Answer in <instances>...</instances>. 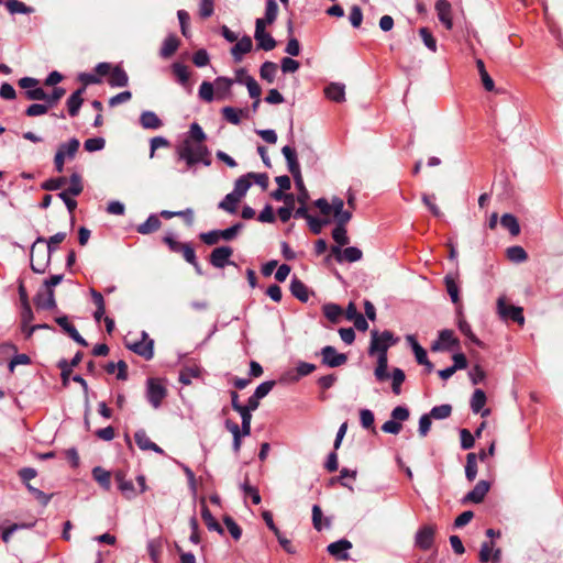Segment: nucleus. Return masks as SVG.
Instances as JSON below:
<instances>
[{
    "mask_svg": "<svg viewBox=\"0 0 563 563\" xmlns=\"http://www.w3.org/2000/svg\"><path fill=\"white\" fill-rule=\"evenodd\" d=\"M79 146L80 142L76 137H71L67 142L60 143L58 145L54 156V167L57 173H62L64 170L66 161H71L75 158Z\"/></svg>",
    "mask_w": 563,
    "mask_h": 563,
    "instance_id": "5",
    "label": "nucleus"
},
{
    "mask_svg": "<svg viewBox=\"0 0 563 563\" xmlns=\"http://www.w3.org/2000/svg\"><path fill=\"white\" fill-rule=\"evenodd\" d=\"M388 367V357L384 355H378L377 357V366L374 371V375L377 380L384 382L387 378H389V375L387 373Z\"/></svg>",
    "mask_w": 563,
    "mask_h": 563,
    "instance_id": "50",
    "label": "nucleus"
},
{
    "mask_svg": "<svg viewBox=\"0 0 563 563\" xmlns=\"http://www.w3.org/2000/svg\"><path fill=\"white\" fill-rule=\"evenodd\" d=\"M66 238L65 232H57L49 239L38 236L31 246L30 262L31 268L36 274H43L51 263L52 253L56 250V245L62 243Z\"/></svg>",
    "mask_w": 563,
    "mask_h": 563,
    "instance_id": "1",
    "label": "nucleus"
},
{
    "mask_svg": "<svg viewBox=\"0 0 563 563\" xmlns=\"http://www.w3.org/2000/svg\"><path fill=\"white\" fill-rule=\"evenodd\" d=\"M49 109L51 108L45 101H43V103H32L26 108L25 115L31 118L44 115Z\"/></svg>",
    "mask_w": 563,
    "mask_h": 563,
    "instance_id": "61",
    "label": "nucleus"
},
{
    "mask_svg": "<svg viewBox=\"0 0 563 563\" xmlns=\"http://www.w3.org/2000/svg\"><path fill=\"white\" fill-rule=\"evenodd\" d=\"M451 413H452V406L449 404L434 406L429 412L431 418L437 419V420L446 419L451 416Z\"/></svg>",
    "mask_w": 563,
    "mask_h": 563,
    "instance_id": "57",
    "label": "nucleus"
},
{
    "mask_svg": "<svg viewBox=\"0 0 563 563\" xmlns=\"http://www.w3.org/2000/svg\"><path fill=\"white\" fill-rule=\"evenodd\" d=\"M410 416L409 409L406 406H397L391 410L390 420L383 423L382 430L386 433L398 434L401 429V422L408 420Z\"/></svg>",
    "mask_w": 563,
    "mask_h": 563,
    "instance_id": "6",
    "label": "nucleus"
},
{
    "mask_svg": "<svg viewBox=\"0 0 563 563\" xmlns=\"http://www.w3.org/2000/svg\"><path fill=\"white\" fill-rule=\"evenodd\" d=\"M134 440H135L136 445L142 451L151 450L158 454L165 453L161 446H158L156 443L151 441V439L147 437L145 430H143V429H140L134 433Z\"/></svg>",
    "mask_w": 563,
    "mask_h": 563,
    "instance_id": "21",
    "label": "nucleus"
},
{
    "mask_svg": "<svg viewBox=\"0 0 563 563\" xmlns=\"http://www.w3.org/2000/svg\"><path fill=\"white\" fill-rule=\"evenodd\" d=\"M459 346V340L454 336L452 330L445 329L439 332L438 340L432 343V351H452Z\"/></svg>",
    "mask_w": 563,
    "mask_h": 563,
    "instance_id": "13",
    "label": "nucleus"
},
{
    "mask_svg": "<svg viewBox=\"0 0 563 563\" xmlns=\"http://www.w3.org/2000/svg\"><path fill=\"white\" fill-rule=\"evenodd\" d=\"M162 227V222L157 214L152 213L148 216L146 221L136 227V231L140 234L146 235L156 232Z\"/></svg>",
    "mask_w": 563,
    "mask_h": 563,
    "instance_id": "30",
    "label": "nucleus"
},
{
    "mask_svg": "<svg viewBox=\"0 0 563 563\" xmlns=\"http://www.w3.org/2000/svg\"><path fill=\"white\" fill-rule=\"evenodd\" d=\"M322 364L329 367H339L347 362V356L344 353H339L335 347L327 345L321 349Z\"/></svg>",
    "mask_w": 563,
    "mask_h": 563,
    "instance_id": "12",
    "label": "nucleus"
},
{
    "mask_svg": "<svg viewBox=\"0 0 563 563\" xmlns=\"http://www.w3.org/2000/svg\"><path fill=\"white\" fill-rule=\"evenodd\" d=\"M325 318L335 323L342 316V308L336 303H325L322 308Z\"/></svg>",
    "mask_w": 563,
    "mask_h": 563,
    "instance_id": "52",
    "label": "nucleus"
},
{
    "mask_svg": "<svg viewBox=\"0 0 563 563\" xmlns=\"http://www.w3.org/2000/svg\"><path fill=\"white\" fill-rule=\"evenodd\" d=\"M30 494L43 506H47L51 501L52 495L45 494L41 489L32 486L30 483L25 484Z\"/></svg>",
    "mask_w": 563,
    "mask_h": 563,
    "instance_id": "62",
    "label": "nucleus"
},
{
    "mask_svg": "<svg viewBox=\"0 0 563 563\" xmlns=\"http://www.w3.org/2000/svg\"><path fill=\"white\" fill-rule=\"evenodd\" d=\"M126 347L135 354L150 361L154 356V341L145 331L141 332V339L134 342H126Z\"/></svg>",
    "mask_w": 563,
    "mask_h": 563,
    "instance_id": "8",
    "label": "nucleus"
},
{
    "mask_svg": "<svg viewBox=\"0 0 563 563\" xmlns=\"http://www.w3.org/2000/svg\"><path fill=\"white\" fill-rule=\"evenodd\" d=\"M129 77L123 68L115 66L111 69L108 84L111 87H125L128 85Z\"/></svg>",
    "mask_w": 563,
    "mask_h": 563,
    "instance_id": "32",
    "label": "nucleus"
},
{
    "mask_svg": "<svg viewBox=\"0 0 563 563\" xmlns=\"http://www.w3.org/2000/svg\"><path fill=\"white\" fill-rule=\"evenodd\" d=\"M235 45L231 48V54L235 62H241L242 56L251 52L253 43L250 36L245 35L242 38L235 41Z\"/></svg>",
    "mask_w": 563,
    "mask_h": 563,
    "instance_id": "26",
    "label": "nucleus"
},
{
    "mask_svg": "<svg viewBox=\"0 0 563 563\" xmlns=\"http://www.w3.org/2000/svg\"><path fill=\"white\" fill-rule=\"evenodd\" d=\"M179 40L175 35H168L161 47L159 55L163 58L170 57L178 48Z\"/></svg>",
    "mask_w": 563,
    "mask_h": 563,
    "instance_id": "36",
    "label": "nucleus"
},
{
    "mask_svg": "<svg viewBox=\"0 0 563 563\" xmlns=\"http://www.w3.org/2000/svg\"><path fill=\"white\" fill-rule=\"evenodd\" d=\"M85 86L74 91L66 101L67 110L70 117H76L84 103L82 95L85 92Z\"/></svg>",
    "mask_w": 563,
    "mask_h": 563,
    "instance_id": "25",
    "label": "nucleus"
},
{
    "mask_svg": "<svg viewBox=\"0 0 563 563\" xmlns=\"http://www.w3.org/2000/svg\"><path fill=\"white\" fill-rule=\"evenodd\" d=\"M140 123L142 128L146 130H157L163 125V121L158 118V115L150 110L143 111L141 113Z\"/></svg>",
    "mask_w": 563,
    "mask_h": 563,
    "instance_id": "29",
    "label": "nucleus"
},
{
    "mask_svg": "<svg viewBox=\"0 0 563 563\" xmlns=\"http://www.w3.org/2000/svg\"><path fill=\"white\" fill-rule=\"evenodd\" d=\"M497 309L499 316L505 320H512L519 324L525 323L523 310L521 307L507 306L504 298L497 301Z\"/></svg>",
    "mask_w": 563,
    "mask_h": 563,
    "instance_id": "11",
    "label": "nucleus"
},
{
    "mask_svg": "<svg viewBox=\"0 0 563 563\" xmlns=\"http://www.w3.org/2000/svg\"><path fill=\"white\" fill-rule=\"evenodd\" d=\"M115 481L118 483V488L123 494V496L128 499H132L136 496V492L132 481L125 478L124 472L115 473Z\"/></svg>",
    "mask_w": 563,
    "mask_h": 563,
    "instance_id": "27",
    "label": "nucleus"
},
{
    "mask_svg": "<svg viewBox=\"0 0 563 563\" xmlns=\"http://www.w3.org/2000/svg\"><path fill=\"white\" fill-rule=\"evenodd\" d=\"M242 198L238 195L230 192L220 202L219 209H222L231 214H234L238 209V205Z\"/></svg>",
    "mask_w": 563,
    "mask_h": 563,
    "instance_id": "38",
    "label": "nucleus"
},
{
    "mask_svg": "<svg viewBox=\"0 0 563 563\" xmlns=\"http://www.w3.org/2000/svg\"><path fill=\"white\" fill-rule=\"evenodd\" d=\"M233 254V250L230 246L216 247L210 254V263L216 268H223L231 264L230 257Z\"/></svg>",
    "mask_w": 563,
    "mask_h": 563,
    "instance_id": "17",
    "label": "nucleus"
},
{
    "mask_svg": "<svg viewBox=\"0 0 563 563\" xmlns=\"http://www.w3.org/2000/svg\"><path fill=\"white\" fill-rule=\"evenodd\" d=\"M106 145L103 137H91L85 141L84 147L87 152L101 151Z\"/></svg>",
    "mask_w": 563,
    "mask_h": 563,
    "instance_id": "64",
    "label": "nucleus"
},
{
    "mask_svg": "<svg viewBox=\"0 0 563 563\" xmlns=\"http://www.w3.org/2000/svg\"><path fill=\"white\" fill-rule=\"evenodd\" d=\"M199 375H200L199 367H197V366L184 367L179 372L178 380L183 385H190L191 384V379L195 378V377H198Z\"/></svg>",
    "mask_w": 563,
    "mask_h": 563,
    "instance_id": "53",
    "label": "nucleus"
},
{
    "mask_svg": "<svg viewBox=\"0 0 563 563\" xmlns=\"http://www.w3.org/2000/svg\"><path fill=\"white\" fill-rule=\"evenodd\" d=\"M177 161L184 162L186 170H191L196 165H211V152L206 144L183 140L175 150Z\"/></svg>",
    "mask_w": 563,
    "mask_h": 563,
    "instance_id": "2",
    "label": "nucleus"
},
{
    "mask_svg": "<svg viewBox=\"0 0 563 563\" xmlns=\"http://www.w3.org/2000/svg\"><path fill=\"white\" fill-rule=\"evenodd\" d=\"M95 481L106 490L111 487V474L101 466H96L92 470Z\"/></svg>",
    "mask_w": 563,
    "mask_h": 563,
    "instance_id": "40",
    "label": "nucleus"
},
{
    "mask_svg": "<svg viewBox=\"0 0 563 563\" xmlns=\"http://www.w3.org/2000/svg\"><path fill=\"white\" fill-rule=\"evenodd\" d=\"M251 185V177L249 176L247 173L235 180L234 189L232 192L243 198L246 195L247 190L250 189Z\"/></svg>",
    "mask_w": 563,
    "mask_h": 563,
    "instance_id": "48",
    "label": "nucleus"
},
{
    "mask_svg": "<svg viewBox=\"0 0 563 563\" xmlns=\"http://www.w3.org/2000/svg\"><path fill=\"white\" fill-rule=\"evenodd\" d=\"M282 153L287 162V167L289 173L292 175L295 185H301V170L300 165L297 158V153L295 148L289 145H285L282 148Z\"/></svg>",
    "mask_w": 563,
    "mask_h": 563,
    "instance_id": "10",
    "label": "nucleus"
},
{
    "mask_svg": "<svg viewBox=\"0 0 563 563\" xmlns=\"http://www.w3.org/2000/svg\"><path fill=\"white\" fill-rule=\"evenodd\" d=\"M265 25L261 20L255 21L254 38L257 43V48L266 52L276 47L275 38L265 31Z\"/></svg>",
    "mask_w": 563,
    "mask_h": 563,
    "instance_id": "9",
    "label": "nucleus"
},
{
    "mask_svg": "<svg viewBox=\"0 0 563 563\" xmlns=\"http://www.w3.org/2000/svg\"><path fill=\"white\" fill-rule=\"evenodd\" d=\"M489 483L487 481H479L474 488L468 492L462 499L464 504L473 503L479 504L484 500L486 494L489 490Z\"/></svg>",
    "mask_w": 563,
    "mask_h": 563,
    "instance_id": "18",
    "label": "nucleus"
},
{
    "mask_svg": "<svg viewBox=\"0 0 563 563\" xmlns=\"http://www.w3.org/2000/svg\"><path fill=\"white\" fill-rule=\"evenodd\" d=\"M476 66L481 76L482 84L487 91H493L495 89V84L493 78L489 76L485 68V64L482 59L476 60Z\"/></svg>",
    "mask_w": 563,
    "mask_h": 563,
    "instance_id": "47",
    "label": "nucleus"
},
{
    "mask_svg": "<svg viewBox=\"0 0 563 563\" xmlns=\"http://www.w3.org/2000/svg\"><path fill=\"white\" fill-rule=\"evenodd\" d=\"M444 284H445L446 291H448L452 302L459 303L460 302V288H459L456 278L453 275L448 274L444 277Z\"/></svg>",
    "mask_w": 563,
    "mask_h": 563,
    "instance_id": "39",
    "label": "nucleus"
},
{
    "mask_svg": "<svg viewBox=\"0 0 563 563\" xmlns=\"http://www.w3.org/2000/svg\"><path fill=\"white\" fill-rule=\"evenodd\" d=\"M18 85L24 89V97L26 100L36 101V98L30 97V92H34L37 90H43L42 87H40V81L36 78L33 77H22L19 79Z\"/></svg>",
    "mask_w": 563,
    "mask_h": 563,
    "instance_id": "31",
    "label": "nucleus"
},
{
    "mask_svg": "<svg viewBox=\"0 0 563 563\" xmlns=\"http://www.w3.org/2000/svg\"><path fill=\"white\" fill-rule=\"evenodd\" d=\"M184 140L205 144L207 135L202 128L197 122H194L190 124L189 131Z\"/></svg>",
    "mask_w": 563,
    "mask_h": 563,
    "instance_id": "44",
    "label": "nucleus"
},
{
    "mask_svg": "<svg viewBox=\"0 0 563 563\" xmlns=\"http://www.w3.org/2000/svg\"><path fill=\"white\" fill-rule=\"evenodd\" d=\"M290 292L295 298H297L301 302H307L309 300L308 287L297 277H294L291 279Z\"/></svg>",
    "mask_w": 563,
    "mask_h": 563,
    "instance_id": "33",
    "label": "nucleus"
},
{
    "mask_svg": "<svg viewBox=\"0 0 563 563\" xmlns=\"http://www.w3.org/2000/svg\"><path fill=\"white\" fill-rule=\"evenodd\" d=\"M419 34L421 36V40L426 47L430 49L431 52H437V40L433 37L432 33L429 31L428 27H421L419 30Z\"/></svg>",
    "mask_w": 563,
    "mask_h": 563,
    "instance_id": "63",
    "label": "nucleus"
},
{
    "mask_svg": "<svg viewBox=\"0 0 563 563\" xmlns=\"http://www.w3.org/2000/svg\"><path fill=\"white\" fill-rule=\"evenodd\" d=\"M435 11L440 22L445 26L446 30H451L453 26L451 16V4L448 0H438L435 2Z\"/></svg>",
    "mask_w": 563,
    "mask_h": 563,
    "instance_id": "23",
    "label": "nucleus"
},
{
    "mask_svg": "<svg viewBox=\"0 0 563 563\" xmlns=\"http://www.w3.org/2000/svg\"><path fill=\"white\" fill-rule=\"evenodd\" d=\"M201 517L210 531H217L220 534H223V528L213 517L209 508L203 504L201 507Z\"/></svg>",
    "mask_w": 563,
    "mask_h": 563,
    "instance_id": "35",
    "label": "nucleus"
},
{
    "mask_svg": "<svg viewBox=\"0 0 563 563\" xmlns=\"http://www.w3.org/2000/svg\"><path fill=\"white\" fill-rule=\"evenodd\" d=\"M435 529L432 526H423L421 527L415 537L416 545L423 550L428 551L431 549L434 540Z\"/></svg>",
    "mask_w": 563,
    "mask_h": 563,
    "instance_id": "16",
    "label": "nucleus"
},
{
    "mask_svg": "<svg viewBox=\"0 0 563 563\" xmlns=\"http://www.w3.org/2000/svg\"><path fill=\"white\" fill-rule=\"evenodd\" d=\"M34 303L38 309L43 310H52L56 308L54 290L45 288V291H38L34 298Z\"/></svg>",
    "mask_w": 563,
    "mask_h": 563,
    "instance_id": "22",
    "label": "nucleus"
},
{
    "mask_svg": "<svg viewBox=\"0 0 563 563\" xmlns=\"http://www.w3.org/2000/svg\"><path fill=\"white\" fill-rule=\"evenodd\" d=\"M405 373L400 368H394L391 373V388L395 395H399L401 391V385L405 382Z\"/></svg>",
    "mask_w": 563,
    "mask_h": 563,
    "instance_id": "59",
    "label": "nucleus"
},
{
    "mask_svg": "<svg viewBox=\"0 0 563 563\" xmlns=\"http://www.w3.org/2000/svg\"><path fill=\"white\" fill-rule=\"evenodd\" d=\"M346 224L336 223L335 228L332 230V238L338 244L336 246H343L349 243V238L345 229Z\"/></svg>",
    "mask_w": 563,
    "mask_h": 563,
    "instance_id": "56",
    "label": "nucleus"
},
{
    "mask_svg": "<svg viewBox=\"0 0 563 563\" xmlns=\"http://www.w3.org/2000/svg\"><path fill=\"white\" fill-rule=\"evenodd\" d=\"M507 257L514 263H522L528 254L522 246L515 245L507 249Z\"/></svg>",
    "mask_w": 563,
    "mask_h": 563,
    "instance_id": "55",
    "label": "nucleus"
},
{
    "mask_svg": "<svg viewBox=\"0 0 563 563\" xmlns=\"http://www.w3.org/2000/svg\"><path fill=\"white\" fill-rule=\"evenodd\" d=\"M277 74V65L273 62H264L260 68V76L268 84H273Z\"/></svg>",
    "mask_w": 563,
    "mask_h": 563,
    "instance_id": "45",
    "label": "nucleus"
},
{
    "mask_svg": "<svg viewBox=\"0 0 563 563\" xmlns=\"http://www.w3.org/2000/svg\"><path fill=\"white\" fill-rule=\"evenodd\" d=\"M224 426H225V429L231 432V434L233 435V442H232V449L234 451V453H239L240 450H241V445H242V435H240V427L238 423L231 421V420H227L224 422Z\"/></svg>",
    "mask_w": 563,
    "mask_h": 563,
    "instance_id": "41",
    "label": "nucleus"
},
{
    "mask_svg": "<svg viewBox=\"0 0 563 563\" xmlns=\"http://www.w3.org/2000/svg\"><path fill=\"white\" fill-rule=\"evenodd\" d=\"M242 113H243V111H242V110H240V109H235V108H233V107H224V108L222 109L223 118H224L228 122H230V123H232V124H235V125L240 124V122H241V114H242Z\"/></svg>",
    "mask_w": 563,
    "mask_h": 563,
    "instance_id": "60",
    "label": "nucleus"
},
{
    "mask_svg": "<svg viewBox=\"0 0 563 563\" xmlns=\"http://www.w3.org/2000/svg\"><path fill=\"white\" fill-rule=\"evenodd\" d=\"M501 225L509 231L512 236L520 233V225L517 218L511 213H505L500 219Z\"/></svg>",
    "mask_w": 563,
    "mask_h": 563,
    "instance_id": "43",
    "label": "nucleus"
},
{
    "mask_svg": "<svg viewBox=\"0 0 563 563\" xmlns=\"http://www.w3.org/2000/svg\"><path fill=\"white\" fill-rule=\"evenodd\" d=\"M325 97L334 102L345 100V87L343 84L332 82L324 89Z\"/></svg>",
    "mask_w": 563,
    "mask_h": 563,
    "instance_id": "34",
    "label": "nucleus"
},
{
    "mask_svg": "<svg viewBox=\"0 0 563 563\" xmlns=\"http://www.w3.org/2000/svg\"><path fill=\"white\" fill-rule=\"evenodd\" d=\"M314 206L323 216H329L333 212L335 223L347 224L352 219V211L344 210V201L340 197L333 196L331 201L325 198H319L314 201Z\"/></svg>",
    "mask_w": 563,
    "mask_h": 563,
    "instance_id": "3",
    "label": "nucleus"
},
{
    "mask_svg": "<svg viewBox=\"0 0 563 563\" xmlns=\"http://www.w3.org/2000/svg\"><path fill=\"white\" fill-rule=\"evenodd\" d=\"M166 396L167 389L159 379L148 378L146 380V399L154 409H158L162 406Z\"/></svg>",
    "mask_w": 563,
    "mask_h": 563,
    "instance_id": "7",
    "label": "nucleus"
},
{
    "mask_svg": "<svg viewBox=\"0 0 563 563\" xmlns=\"http://www.w3.org/2000/svg\"><path fill=\"white\" fill-rule=\"evenodd\" d=\"M477 475L476 454L468 453L466 456L465 476L470 482H473Z\"/></svg>",
    "mask_w": 563,
    "mask_h": 563,
    "instance_id": "54",
    "label": "nucleus"
},
{
    "mask_svg": "<svg viewBox=\"0 0 563 563\" xmlns=\"http://www.w3.org/2000/svg\"><path fill=\"white\" fill-rule=\"evenodd\" d=\"M172 70L174 75L177 78V81L184 86L187 87L189 82V71L188 67L181 63H174L172 65Z\"/></svg>",
    "mask_w": 563,
    "mask_h": 563,
    "instance_id": "46",
    "label": "nucleus"
},
{
    "mask_svg": "<svg viewBox=\"0 0 563 563\" xmlns=\"http://www.w3.org/2000/svg\"><path fill=\"white\" fill-rule=\"evenodd\" d=\"M398 338H395L394 334L385 330L383 332H378L377 330H373L371 332V343L368 347V354L373 355H384L387 356V351L390 346L398 343Z\"/></svg>",
    "mask_w": 563,
    "mask_h": 563,
    "instance_id": "4",
    "label": "nucleus"
},
{
    "mask_svg": "<svg viewBox=\"0 0 563 563\" xmlns=\"http://www.w3.org/2000/svg\"><path fill=\"white\" fill-rule=\"evenodd\" d=\"M331 253L334 255L338 263H354L360 261L363 256L362 251L356 246H347L344 250H341L340 246H332Z\"/></svg>",
    "mask_w": 563,
    "mask_h": 563,
    "instance_id": "14",
    "label": "nucleus"
},
{
    "mask_svg": "<svg viewBox=\"0 0 563 563\" xmlns=\"http://www.w3.org/2000/svg\"><path fill=\"white\" fill-rule=\"evenodd\" d=\"M274 386H275L274 380H266V382L261 383L256 387L254 394L252 396H250L247 399V405H250V408L257 409L260 406V400L262 398L266 397L269 394V391L273 389Z\"/></svg>",
    "mask_w": 563,
    "mask_h": 563,
    "instance_id": "19",
    "label": "nucleus"
},
{
    "mask_svg": "<svg viewBox=\"0 0 563 563\" xmlns=\"http://www.w3.org/2000/svg\"><path fill=\"white\" fill-rule=\"evenodd\" d=\"M486 394L482 389H475L473 396L471 398V409L474 413L482 412V416L485 417L489 415V409H484L486 404Z\"/></svg>",
    "mask_w": 563,
    "mask_h": 563,
    "instance_id": "28",
    "label": "nucleus"
},
{
    "mask_svg": "<svg viewBox=\"0 0 563 563\" xmlns=\"http://www.w3.org/2000/svg\"><path fill=\"white\" fill-rule=\"evenodd\" d=\"M5 7L11 14H16V13L30 14V13L34 12V9L32 7H27L25 3H23L19 0H8L5 2Z\"/></svg>",
    "mask_w": 563,
    "mask_h": 563,
    "instance_id": "49",
    "label": "nucleus"
},
{
    "mask_svg": "<svg viewBox=\"0 0 563 563\" xmlns=\"http://www.w3.org/2000/svg\"><path fill=\"white\" fill-rule=\"evenodd\" d=\"M277 14H278V4H277L276 0H266L265 16L260 18L258 20H261L265 26L271 25L276 21Z\"/></svg>",
    "mask_w": 563,
    "mask_h": 563,
    "instance_id": "37",
    "label": "nucleus"
},
{
    "mask_svg": "<svg viewBox=\"0 0 563 563\" xmlns=\"http://www.w3.org/2000/svg\"><path fill=\"white\" fill-rule=\"evenodd\" d=\"M66 90L63 87H54L51 93H47L44 89L30 92V97L36 98V101H45L48 107L54 108L60 99L65 96Z\"/></svg>",
    "mask_w": 563,
    "mask_h": 563,
    "instance_id": "15",
    "label": "nucleus"
},
{
    "mask_svg": "<svg viewBox=\"0 0 563 563\" xmlns=\"http://www.w3.org/2000/svg\"><path fill=\"white\" fill-rule=\"evenodd\" d=\"M406 341L410 344L412 352L415 354L416 361L421 363H427V351L418 343L415 335L408 334L406 336Z\"/></svg>",
    "mask_w": 563,
    "mask_h": 563,
    "instance_id": "42",
    "label": "nucleus"
},
{
    "mask_svg": "<svg viewBox=\"0 0 563 563\" xmlns=\"http://www.w3.org/2000/svg\"><path fill=\"white\" fill-rule=\"evenodd\" d=\"M352 548V543L346 539H341L339 541L332 542L328 545V552L339 559V560H347L349 553L347 551Z\"/></svg>",
    "mask_w": 563,
    "mask_h": 563,
    "instance_id": "24",
    "label": "nucleus"
},
{
    "mask_svg": "<svg viewBox=\"0 0 563 563\" xmlns=\"http://www.w3.org/2000/svg\"><path fill=\"white\" fill-rule=\"evenodd\" d=\"M233 79L228 77H217L214 79L213 87L216 92V98L218 100H227L231 97V88L233 85Z\"/></svg>",
    "mask_w": 563,
    "mask_h": 563,
    "instance_id": "20",
    "label": "nucleus"
},
{
    "mask_svg": "<svg viewBox=\"0 0 563 563\" xmlns=\"http://www.w3.org/2000/svg\"><path fill=\"white\" fill-rule=\"evenodd\" d=\"M199 98L206 102H212L216 98L213 84L210 81H202L199 90Z\"/></svg>",
    "mask_w": 563,
    "mask_h": 563,
    "instance_id": "51",
    "label": "nucleus"
},
{
    "mask_svg": "<svg viewBox=\"0 0 563 563\" xmlns=\"http://www.w3.org/2000/svg\"><path fill=\"white\" fill-rule=\"evenodd\" d=\"M84 186L81 176L78 173H74L69 177V187L66 189L73 197L79 196L82 192Z\"/></svg>",
    "mask_w": 563,
    "mask_h": 563,
    "instance_id": "58",
    "label": "nucleus"
}]
</instances>
